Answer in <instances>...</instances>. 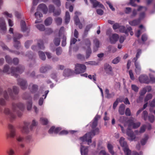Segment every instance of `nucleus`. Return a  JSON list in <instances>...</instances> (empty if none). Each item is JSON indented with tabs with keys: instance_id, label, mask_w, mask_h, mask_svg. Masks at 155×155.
<instances>
[{
	"instance_id": "f257e3e1",
	"label": "nucleus",
	"mask_w": 155,
	"mask_h": 155,
	"mask_svg": "<svg viewBox=\"0 0 155 155\" xmlns=\"http://www.w3.org/2000/svg\"><path fill=\"white\" fill-rule=\"evenodd\" d=\"M127 123L128 124V127L126 134L129 137L128 139L131 141L137 140L138 138L136 137L135 135L134 134L133 132L130 130L132 127L134 129H136L139 127L141 124L140 123L138 122L135 123L132 119H130L127 121Z\"/></svg>"
},
{
	"instance_id": "f03ea898",
	"label": "nucleus",
	"mask_w": 155,
	"mask_h": 155,
	"mask_svg": "<svg viewBox=\"0 0 155 155\" xmlns=\"http://www.w3.org/2000/svg\"><path fill=\"white\" fill-rule=\"evenodd\" d=\"M24 69V67L21 66H20L16 68L12 67L10 69L9 66L6 64L4 66L3 70L0 69V74H2L4 73H7L16 77L18 74L21 73Z\"/></svg>"
},
{
	"instance_id": "7ed1b4c3",
	"label": "nucleus",
	"mask_w": 155,
	"mask_h": 155,
	"mask_svg": "<svg viewBox=\"0 0 155 155\" xmlns=\"http://www.w3.org/2000/svg\"><path fill=\"white\" fill-rule=\"evenodd\" d=\"M99 129L96 128L91 132L86 134L83 137L80 138V139L82 142L87 141L88 144L91 142V138L95 135L98 134Z\"/></svg>"
},
{
	"instance_id": "20e7f679",
	"label": "nucleus",
	"mask_w": 155,
	"mask_h": 155,
	"mask_svg": "<svg viewBox=\"0 0 155 155\" xmlns=\"http://www.w3.org/2000/svg\"><path fill=\"white\" fill-rule=\"evenodd\" d=\"M37 122L35 120H33L30 126V128H28L30 125V123L28 122H25L24 123V126L22 127L21 130L22 133L28 134L31 130L32 127H33L36 126L37 125Z\"/></svg>"
},
{
	"instance_id": "39448f33",
	"label": "nucleus",
	"mask_w": 155,
	"mask_h": 155,
	"mask_svg": "<svg viewBox=\"0 0 155 155\" xmlns=\"http://www.w3.org/2000/svg\"><path fill=\"white\" fill-rule=\"evenodd\" d=\"M18 92V88L14 86L13 87L12 90L11 88H9L7 90L3 92V95L5 99L7 100L9 96H13V93L16 94Z\"/></svg>"
},
{
	"instance_id": "423d86ee",
	"label": "nucleus",
	"mask_w": 155,
	"mask_h": 155,
	"mask_svg": "<svg viewBox=\"0 0 155 155\" xmlns=\"http://www.w3.org/2000/svg\"><path fill=\"white\" fill-rule=\"evenodd\" d=\"M125 139L122 137H120L119 142L120 145L123 147V149L126 155H130L131 151L128 149L127 142L124 140Z\"/></svg>"
},
{
	"instance_id": "0eeeda50",
	"label": "nucleus",
	"mask_w": 155,
	"mask_h": 155,
	"mask_svg": "<svg viewBox=\"0 0 155 155\" xmlns=\"http://www.w3.org/2000/svg\"><path fill=\"white\" fill-rule=\"evenodd\" d=\"M86 69V66L83 64L78 63L75 64L74 73L78 74L84 72Z\"/></svg>"
},
{
	"instance_id": "6e6552de",
	"label": "nucleus",
	"mask_w": 155,
	"mask_h": 155,
	"mask_svg": "<svg viewBox=\"0 0 155 155\" xmlns=\"http://www.w3.org/2000/svg\"><path fill=\"white\" fill-rule=\"evenodd\" d=\"M91 41L88 39H86L85 40V44L83 48L87 50L86 55V58L87 59L90 56L91 53V50L90 48Z\"/></svg>"
},
{
	"instance_id": "1a4fd4ad",
	"label": "nucleus",
	"mask_w": 155,
	"mask_h": 155,
	"mask_svg": "<svg viewBox=\"0 0 155 155\" xmlns=\"http://www.w3.org/2000/svg\"><path fill=\"white\" fill-rule=\"evenodd\" d=\"M7 31L6 24L5 20L3 17L0 18V33L5 34Z\"/></svg>"
},
{
	"instance_id": "9d476101",
	"label": "nucleus",
	"mask_w": 155,
	"mask_h": 155,
	"mask_svg": "<svg viewBox=\"0 0 155 155\" xmlns=\"http://www.w3.org/2000/svg\"><path fill=\"white\" fill-rule=\"evenodd\" d=\"M119 36L116 34H114L109 36L110 41L111 44L115 43L118 40Z\"/></svg>"
},
{
	"instance_id": "9b49d317",
	"label": "nucleus",
	"mask_w": 155,
	"mask_h": 155,
	"mask_svg": "<svg viewBox=\"0 0 155 155\" xmlns=\"http://www.w3.org/2000/svg\"><path fill=\"white\" fill-rule=\"evenodd\" d=\"M24 108V105L21 103H19L13 105L12 110L13 112H16L19 109L21 110Z\"/></svg>"
},
{
	"instance_id": "f8f14e48",
	"label": "nucleus",
	"mask_w": 155,
	"mask_h": 155,
	"mask_svg": "<svg viewBox=\"0 0 155 155\" xmlns=\"http://www.w3.org/2000/svg\"><path fill=\"white\" fill-rule=\"evenodd\" d=\"M22 37V35L19 34H17L14 35L13 40L14 42V46L15 47L17 48L20 46V43L17 40V39H19Z\"/></svg>"
},
{
	"instance_id": "ddd939ff",
	"label": "nucleus",
	"mask_w": 155,
	"mask_h": 155,
	"mask_svg": "<svg viewBox=\"0 0 155 155\" xmlns=\"http://www.w3.org/2000/svg\"><path fill=\"white\" fill-rule=\"evenodd\" d=\"M18 84L21 86V88L23 90L27 88V82L25 80L19 79L18 80Z\"/></svg>"
},
{
	"instance_id": "4468645a",
	"label": "nucleus",
	"mask_w": 155,
	"mask_h": 155,
	"mask_svg": "<svg viewBox=\"0 0 155 155\" xmlns=\"http://www.w3.org/2000/svg\"><path fill=\"white\" fill-rule=\"evenodd\" d=\"M140 82L141 83L148 84L149 83L148 77L146 75H140L139 78Z\"/></svg>"
},
{
	"instance_id": "2eb2a0df",
	"label": "nucleus",
	"mask_w": 155,
	"mask_h": 155,
	"mask_svg": "<svg viewBox=\"0 0 155 155\" xmlns=\"http://www.w3.org/2000/svg\"><path fill=\"white\" fill-rule=\"evenodd\" d=\"M104 69L105 72L108 74L112 75L113 73L111 67L108 64H106L104 66Z\"/></svg>"
},
{
	"instance_id": "dca6fc26",
	"label": "nucleus",
	"mask_w": 155,
	"mask_h": 155,
	"mask_svg": "<svg viewBox=\"0 0 155 155\" xmlns=\"http://www.w3.org/2000/svg\"><path fill=\"white\" fill-rule=\"evenodd\" d=\"M91 3L92 4L93 8H96L97 6L102 8H104V6L96 0H90Z\"/></svg>"
},
{
	"instance_id": "f3484780",
	"label": "nucleus",
	"mask_w": 155,
	"mask_h": 155,
	"mask_svg": "<svg viewBox=\"0 0 155 155\" xmlns=\"http://www.w3.org/2000/svg\"><path fill=\"white\" fill-rule=\"evenodd\" d=\"M74 73L73 71L70 69L67 68L64 71L63 75L65 77H68Z\"/></svg>"
},
{
	"instance_id": "a211bd4d",
	"label": "nucleus",
	"mask_w": 155,
	"mask_h": 155,
	"mask_svg": "<svg viewBox=\"0 0 155 155\" xmlns=\"http://www.w3.org/2000/svg\"><path fill=\"white\" fill-rule=\"evenodd\" d=\"M16 133L15 130H10V133L7 132L6 135L7 138H13L16 135Z\"/></svg>"
},
{
	"instance_id": "6ab92c4d",
	"label": "nucleus",
	"mask_w": 155,
	"mask_h": 155,
	"mask_svg": "<svg viewBox=\"0 0 155 155\" xmlns=\"http://www.w3.org/2000/svg\"><path fill=\"white\" fill-rule=\"evenodd\" d=\"M105 92L106 95L105 97L107 99L112 98L115 95V94L114 92L110 93H109V90L107 88L105 89Z\"/></svg>"
},
{
	"instance_id": "aec40b11",
	"label": "nucleus",
	"mask_w": 155,
	"mask_h": 155,
	"mask_svg": "<svg viewBox=\"0 0 155 155\" xmlns=\"http://www.w3.org/2000/svg\"><path fill=\"white\" fill-rule=\"evenodd\" d=\"M61 130V128L60 127L55 128L53 126L50 128L48 131V132L51 134L53 133L57 134Z\"/></svg>"
},
{
	"instance_id": "412c9836",
	"label": "nucleus",
	"mask_w": 155,
	"mask_h": 155,
	"mask_svg": "<svg viewBox=\"0 0 155 155\" xmlns=\"http://www.w3.org/2000/svg\"><path fill=\"white\" fill-rule=\"evenodd\" d=\"M81 155H87L88 152L87 147H84L81 143Z\"/></svg>"
},
{
	"instance_id": "4be33fe9",
	"label": "nucleus",
	"mask_w": 155,
	"mask_h": 155,
	"mask_svg": "<svg viewBox=\"0 0 155 155\" xmlns=\"http://www.w3.org/2000/svg\"><path fill=\"white\" fill-rule=\"evenodd\" d=\"M100 118V116L98 115L96 116L92 123L91 127L92 128H94L97 126V121Z\"/></svg>"
},
{
	"instance_id": "5701e85b",
	"label": "nucleus",
	"mask_w": 155,
	"mask_h": 155,
	"mask_svg": "<svg viewBox=\"0 0 155 155\" xmlns=\"http://www.w3.org/2000/svg\"><path fill=\"white\" fill-rule=\"evenodd\" d=\"M38 9L42 10L45 14L48 11L47 7L44 4H43L40 5L38 7Z\"/></svg>"
},
{
	"instance_id": "b1692460",
	"label": "nucleus",
	"mask_w": 155,
	"mask_h": 155,
	"mask_svg": "<svg viewBox=\"0 0 155 155\" xmlns=\"http://www.w3.org/2000/svg\"><path fill=\"white\" fill-rule=\"evenodd\" d=\"M29 89L32 93H35L37 90L38 87L36 85L30 84L29 87Z\"/></svg>"
},
{
	"instance_id": "393cba45",
	"label": "nucleus",
	"mask_w": 155,
	"mask_h": 155,
	"mask_svg": "<svg viewBox=\"0 0 155 155\" xmlns=\"http://www.w3.org/2000/svg\"><path fill=\"white\" fill-rule=\"evenodd\" d=\"M135 65L136 67L135 69L136 73L137 74H139L140 72L141 69L139 63H136Z\"/></svg>"
},
{
	"instance_id": "a878e982",
	"label": "nucleus",
	"mask_w": 155,
	"mask_h": 155,
	"mask_svg": "<svg viewBox=\"0 0 155 155\" xmlns=\"http://www.w3.org/2000/svg\"><path fill=\"white\" fill-rule=\"evenodd\" d=\"M125 107V105L123 104H122L120 105L119 109V112L120 114H124Z\"/></svg>"
},
{
	"instance_id": "bb28decb",
	"label": "nucleus",
	"mask_w": 155,
	"mask_h": 155,
	"mask_svg": "<svg viewBox=\"0 0 155 155\" xmlns=\"http://www.w3.org/2000/svg\"><path fill=\"white\" fill-rule=\"evenodd\" d=\"M140 22V21L139 20H134L132 21H129V23L131 25L134 26L138 24Z\"/></svg>"
},
{
	"instance_id": "cd10ccee",
	"label": "nucleus",
	"mask_w": 155,
	"mask_h": 155,
	"mask_svg": "<svg viewBox=\"0 0 155 155\" xmlns=\"http://www.w3.org/2000/svg\"><path fill=\"white\" fill-rule=\"evenodd\" d=\"M94 49L95 51H96L99 47V41L96 39L94 40Z\"/></svg>"
},
{
	"instance_id": "c85d7f7f",
	"label": "nucleus",
	"mask_w": 155,
	"mask_h": 155,
	"mask_svg": "<svg viewBox=\"0 0 155 155\" xmlns=\"http://www.w3.org/2000/svg\"><path fill=\"white\" fill-rule=\"evenodd\" d=\"M107 147L110 153L112 155L114 154V152L113 150V146L110 143H108L107 145Z\"/></svg>"
},
{
	"instance_id": "c756f323",
	"label": "nucleus",
	"mask_w": 155,
	"mask_h": 155,
	"mask_svg": "<svg viewBox=\"0 0 155 155\" xmlns=\"http://www.w3.org/2000/svg\"><path fill=\"white\" fill-rule=\"evenodd\" d=\"M52 18L51 17H49L47 18L45 21V25L47 26L50 25L52 22Z\"/></svg>"
},
{
	"instance_id": "7c9ffc66",
	"label": "nucleus",
	"mask_w": 155,
	"mask_h": 155,
	"mask_svg": "<svg viewBox=\"0 0 155 155\" xmlns=\"http://www.w3.org/2000/svg\"><path fill=\"white\" fill-rule=\"evenodd\" d=\"M148 138L147 135H145L144 138H142L140 141V143L142 145H143L146 144Z\"/></svg>"
},
{
	"instance_id": "2f4dec72",
	"label": "nucleus",
	"mask_w": 155,
	"mask_h": 155,
	"mask_svg": "<svg viewBox=\"0 0 155 155\" xmlns=\"http://www.w3.org/2000/svg\"><path fill=\"white\" fill-rule=\"evenodd\" d=\"M70 15L68 12H66L65 14V21L66 24H68L70 21Z\"/></svg>"
},
{
	"instance_id": "473e14b6",
	"label": "nucleus",
	"mask_w": 155,
	"mask_h": 155,
	"mask_svg": "<svg viewBox=\"0 0 155 155\" xmlns=\"http://www.w3.org/2000/svg\"><path fill=\"white\" fill-rule=\"evenodd\" d=\"M20 25L22 31H25L27 29L25 22L23 21H21Z\"/></svg>"
},
{
	"instance_id": "72a5a7b5",
	"label": "nucleus",
	"mask_w": 155,
	"mask_h": 155,
	"mask_svg": "<svg viewBox=\"0 0 155 155\" xmlns=\"http://www.w3.org/2000/svg\"><path fill=\"white\" fill-rule=\"evenodd\" d=\"M38 55L40 58L42 60H44L46 59V57L44 53L41 51H39L38 52Z\"/></svg>"
},
{
	"instance_id": "f704fd0d",
	"label": "nucleus",
	"mask_w": 155,
	"mask_h": 155,
	"mask_svg": "<svg viewBox=\"0 0 155 155\" xmlns=\"http://www.w3.org/2000/svg\"><path fill=\"white\" fill-rule=\"evenodd\" d=\"M36 27L40 31H44L45 30L44 26L42 24H38L35 25Z\"/></svg>"
},
{
	"instance_id": "c9c22d12",
	"label": "nucleus",
	"mask_w": 155,
	"mask_h": 155,
	"mask_svg": "<svg viewBox=\"0 0 155 155\" xmlns=\"http://www.w3.org/2000/svg\"><path fill=\"white\" fill-rule=\"evenodd\" d=\"M38 48L41 49H43L45 47L43 45V43L42 41L40 40L38 41Z\"/></svg>"
},
{
	"instance_id": "e433bc0d",
	"label": "nucleus",
	"mask_w": 155,
	"mask_h": 155,
	"mask_svg": "<svg viewBox=\"0 0 155 155\" xmlns=\"http://www.w3.org/2000/svg\"><path fill=\"white\" fill-rule=\"evenodd\" d=\"M54 41L55 45L57 46L59 45L60 40L59 38L58 37H56L54 38Z\"/></svg>"
},
{
	"instance_id": "4c0bfd02",
	"label": "nucleus",
	"mask_w": 155,
	"mask_h": 155,
	"mask_svg": "<svg viewBox=\"0 0 155 155\" xmlns=\"http://www.w3.org/2000/svg\"><path fill=\"white\" fill-rule=\"evenodd\" d=\"M3 15L6 17L12 18V15L11 14L9 13L7 11H5L3 12Z\"/></svg>"
},
{
	"instance_id": "58836bf2",
	"label": "nucleus",
	"mask_w": 155,
	"mask_h": 155,
	"mask_svg": "<svg viewBox=\"0 0 155 155\" xmlns=\"http://www.w3.org/2000/svg\"><path fill=\"white\" fill-rule=\"evenodd\" d=\"M64 31V27H61L59 31V37H61L62 36L63 37V35H63V33Z\"/></svg>"
},
{
	"instance_id": "ea45409f",
	"label": "nucleus",
	"mask_w": 155,
	"mask_h": 155,
	"mask_svg": "<svg viewBox=\"0 0 155 155\" xmlns=\"http://www.w3.org/2000/svg\"><path fill=\"white\" fill-rule=\"evenodd\" d=\"M0 46L3 50H8V48L7 46L2 41L0 42Z\"/></svg>"
},
{
	"instance_id": "a19ab883",
	"label": "nucleus",
	"mask_w": 155,
	"mask_h": 155,
	"mask_svg": "<svg viewBox=\"0 0 155 155\" xmlns=\"http://www.w3.org/2000/svg\"><path fill=\"white\" fill-rule=\"evenodd\" d=\"M40 121L43 124L45 125L48 124V120L45 118H41Z\"/></svg>"
},
{
	"instance_id": "79ce46f5",
	"label": "nucleus",
	"mask_w": 155,
	"mask_h": 155,
	"mask_svg": "<svg viewBox=\"0 0 155 155\" xmlns=\"http://www.w3.org/2000/svg\"><path fill=\"white\" fill-rule=\"evenodd\" d=\"M152 97V95L151 94H147L146 97L144 101L145 102H147L149 100L151 99Z\"/></svg>"
},
{
	"instance_id": "37998d69",
	"label": "nucleus",
	"mask_w": 155,
	"mask_h": 155,
	"mask_svg": "<svg viewBox=\"0 0 155 155\" xmlns=\"http://www.w3.org/2000/svg\"><path fill=\"white\" fill-rule=\"evenodd\" d=\"M120 60V58L117 57L114 58L112 61V63L114 64H117L118 63Z\"/></svg>"
},
{
	"instance_id": "c03bdc74",
	"label": "nucleus",
	"mask_w": 155,
	"mask_h": 155,
	"mask_svg": "<svg viewBox=\"0 0 155 155\" xmlns=\"http://www.w3.org/2000/svg\"><path fill=\"white\" fill-rule=\"evenodd\" d=\"M7 152L9 155H14L15 154V151L12 148H10L7 151Z\"/></svg>"
},
{
	"instance_id": "a18cd8bd",
	"label": "nucleus",
	"mask_w": 155,
	"mask_h": 155,
	"mask_svg": "<svg viewBox=\"0 0 155 155\" xmlns=\"http://www.w3.org/2000/svg\"><path fill=\"white\" fill-rule=\"evenodd\" d=\"M5 58L6 61L8 63H10L12 62V60L11 58L8 55H6Z\"/></svg>"
},
{
	"instance_id": "49530a36",
	"label": "nucleus",
	"mask_w": 155,
	"mask_h": 155,
	"mask_svg": "<svg viewBox=\"0 0 155 155\" xmlns=\"http://www.w3.org/2000/svg\"><path fill=\"white\" fill-rule=\"evenodd\" d=\"M55 21L58 25H60L62 22V19L60 18H57L55 19Z\"/></svg>"
},
{
	"instance_id": "de8ad7c7",
	"label": "nucleus",
	"mask_w": 155,
	"mask_h": 155,
	"mask_svg": "<svg viewBox=\"0 0 155 155\" xmlns=\"http://www.w3.org/2000/svg\"><path fill=\"white\" fill-rule=\"evenodd\" d=\"M112 27L114 30H116L119 28L120 27V26L119 23H116L113 24Z\"/></svg>"
},
{
	"instance_id": "09e8293b",
	"label": "nucleus",
	"mask_w": 155,
	"mask_h": 155,
	"mask_svg": "<svg viewBox=\"0 0 155 155\" xmlns=\"http://www.w3.org/2000/svg\"><path fill=\"white\" fill-rule=\"evenodd\" d=\"M16 139L19 142H22L24 140L23 137L20 135L17 136Z\"/></svg>"
},
{
	"instance_id": "8fccbe9b",
	"label": "nucleus",
	"mask_w": 155,
	"mask_h": 155,
	"mask_svg": "<svg viewBox=\"0 0 155 155\" xmlns=\"http://www.w3.org/2000/svg\"><path fill=\"white\" fill-rule=\"evenodd\" d=\"M62 41V45L63 46H64L66 45V38L65 36L64 35H63Z\"/></svg>"
},
{
	"instance_id": "3c124183",
	"label": "nucleus",
	"mask_w": 155,
	"mask_h": 155,
	"mask_svg": "<svg viewBox=\"0 0 155 155\" xmlns=\"http://www.w3.org/2000/svg\"><path fill=\"white\" fill-rule=\"evenodd\" d=\"M48 68L46 66H42L40 69V71L41 73L45 72L48 70Z\"/></svg>"
},
{
	"instance_id": "603ef678",
	"label": "nucleus",
	"mask_w": 155,
	"mask_h": 155,
	"mask_svg": "<svg viewBox=\"0 0 155 155\" xmlns=\"http://www.w3.org/2000/svg\"><path fill=\"white\" fill-rule=\"evenodd\" d=\"M146 128V126L144 125L142 126L140 128V133L144 132Z\"/></svg>"
},
{
	"instance_id": "864d4df0",
	"label": "nucleus",
	"mask_w": 155,
	"mask_h": 155,
	"mask_svg": "<svg viewBox=\"0 0 155 155\" xmlns=\"http://www.w3.org/2000/svg\"><path fill=\"white\" fill-rule=\"evenodd\" d=\"M35 18H39L42 16V14L38 12H37L35 13Z\"/></svg>"
},
{
	"instance_id": "5fc2aeb1",
	"label": "nucleus",
	"mask_w": 155,
	"mask_h": 155,
	"mask_svg": "<svg viewBox=\"0 0 155 155\" xmlns=\"http://www.w3.org/2000/svg\"><path fill=\"white\" fill-rule=\"evenodd\" d=\"M62 52V49L60 48H58L56 49V53L57 55L61 54Z\"/></svg>"
},
{
	"instance_id": "6e6d98bb",
	"label": "nucleus",
	"mask_w": 155,
	"mask_h": 155,
	"mask_svg": "<svg viewBox=\"0 0 155 155\" xmlns=\"http://www.w3.org/2000/svg\"><path fill=\"white\" fill-rule=\"evenodd\" d=\"M149 119L151 122H153L154 120V117L153 115H150L148 116Z\"/></svg>"
},
{
	"instance_id": "4d7b16f0",
	"label": "nucleus",
	"mask_w": 155,
	"mask_h": 155,
	"mask_svg": "<svg viewBox=\"0 0 155 155\" xmlns=\"http://www.w3.org/2000/svg\"><path fill=\"white\" fill-rule=\"evenodd\" d=\"M49 11L50 12H54V7L53 5H50L49 7Z\"/></svg>"
},
{
	"instance_id": "13d9d810",
	"label": "nucleus",
	"mask_w": 155,
	"mask_h": 155,
	"mask_svg": "<svg viewBox=\"0 0 155 155\" xmlns=\"http://www.w3.org/2000/svg\"><path fill=\"white\" fill-rule=\"evenodd\" d=\"M143 117L145 120H146L147 119V112L146 111H144L143 112Z\"/></svg>"
},
{
	"instance_id": "bf43d9fd",
	"label": "nucleus",
	"mask_w": 155,
	"mask_h": 155,
	"mask_svg": "<svg viewBox=\"0 0 155 155\" xmlns=\"http://www.w3.org/2000/svg\"><path fill=\"white\" fill-rule=\"evenodd\" d=\"M74 21L76 25H78V23H80L79 19L77 16H75L74 17Z\"/></svg>"
},
{
	"instance_id": "052dcab7",
	"label": "nucleus",
	"mask_w": 155,
	"mask_h": 155,
	"mask_svg": "<svg viewBox=\"0 0 155 155\" xmlns=\"http://www.w3.org/2000/svg\"><path fill=\"white\" fill-rule=\"evenodd\" d=\"M131 87L132 90L135 91L137 92L138 90V88L136 85L134 84L132 85Z\"/></svg>"
},
{
	"instance_id": "680f3d73",
	"label": "nucleus",
	"mask_w": 155,
	"mask_h": 155,
	"mask_svg": "<svg viewBox=\"0 0 155 155\" xmlns=\"http://www.w3.org/2000/svg\"><path fill=\"white\" fill-rule=\"evenodd\" d=\"M125 114L126 116H130L131 115V112L130 109L128 108L126 109Z\"/></svg>"
},
{
	"instance_id": "e2e57ef3",
	"label": "nucleus",
	"mask_w": 155,
	"mask_h": 155,
	"mask_svg": "<svg viewBox=\"0 0 155 155\" xmlns=\"http://www.w3.org/2000/svg\"><path fill=\"white\" fill-rule=\"evenodd\" d=\"M88 78L90 79H92V78L93 81L94 82L96 81V78L95 75H93L92 76L91 75H89L88 76Z\"/></svg>"
},
{
	"instance_id": "0e129e2a",
	"label": "nucleus",
	"mask_w": 155,
	"mask_h": 155,
	"mask_svg": "<svg viewBox=\"0 0 155 155\" xmlns=\"http://www.w3.org/2000/svg\"><path fill=\"white\" fill-rule=\"evenodd\" d=\"M150 80H149V83L151 82L152 83L155 82V78L153 76L150 75Z\"/></svg>"
},
{
	"instance_id": "69168bd1",
	"label": "nucleus",
	"mask_w": 155,
	"mask_h": 155,
	"mask_svg": "<svg viewBox=\"0 0 155 155\" xmlns=\"http://www.w3.org/2000/svg\"><path fill=\"white\" fill-rule=\"evenodd\" d=\"M54 3L58 6L61 5V3L59 0H53Z\"/></svg>"
},
{
	"instance_id": "338daca9",
	"label": "nucleus",
	"mask_w": 155,
	"mask_h": 155,
	"mask_svg": "<svg viewBox=\"0 0 155 155\" xmlns=\"http://www.w3.org/2000/svg\"><path fill=\"white\" fill-rule=\"evenodd\" d=\"M92 25L91 24H90L87 25L85 29V32H87L90 30V29L92 27Z\"/></svg>"
},
{
	"instance_id": "774afa93",
	"label": "nucleus",
	"mask_w": 155,
	"mask_h": 155,
	"mask_svg": "<svg viewBox=\"0 0 155 155\" xmlns=\"http://www.w3.org/2000/svg\"><path fill=\"white\" fill-rule=\"evenodd\" d=\"M97 14L100 15H102L103 14V11L101 9H98L97 10Z\"/></svg>"
}]
</instances>
